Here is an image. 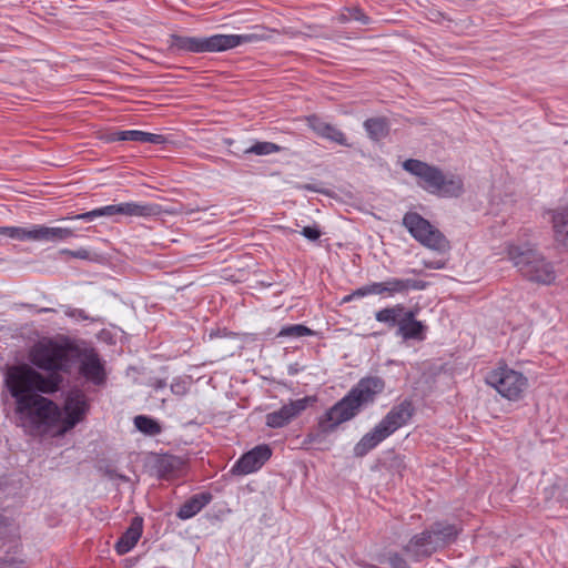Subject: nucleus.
I'll return each instance as SVG.
<instances>
[{
	"label": "nucleus",
	"mask_w": 568,
	"mask_h": 568,
	"mask_svg": "<svg viewBox=\"0 0 568 568\" xmlns=\"http://www.w3.org/2000/svg\"><path fill=\"white\" fill-rule=\"evenodd\" d=\"M75 339L67 335L42 337L28 351L30 364L14 365L6 373V386L14 399V412H21L41 424L59 416L58 404L44 395H53L71 373V355Z\"/></svg>",
	"instance_id": "f257e3e1"
},
{
	"label": "nucleus",
	"mask_w": 568,
	"mask_h": 568,
	"mask_svg": "<svg viewBox=\"0 0 568 568\" xmlns=\"http://www.w3.org/2000/svg\"><path fill=\"white\" fill-rule=\"evenodd\" d=\"M79 363V374L93 385L101 386L106 382L104 363L95 348L75 339V351L71 355V368Z\"/></svg>",
	"instance_id": "1a4fd4ad"
},
{
	"label": "nucleus",
	"mask_w": 568,
	"mask_h": 568,
	"mask_svg": "<svg viewBox=\"0 0 568 568\" xmlns=\"http://www.w3.org/2000/svg\"><path fill=\"white\" fill-rule=\"evenodd\" d=\"M308 126L321 138L327 139L343 146H351L345 134L336 126L323 121L316 115L307 119Z\"/></svg>",
	"instance_id": "a211bd4d"
},
{
	"label": "nucleus",
	"mask_w": 568,
	"mask_h": 568,
	"mask_svg": "<svg viewBox=\"0 0 568 568\" xmlns=\"http://www.w3.org/2000/svg\"><path fill=\"white\" fill-rule=\"evenodd\" d=\"M272 456V449L268 445H257L232 466L231 473L234 475H247L258 470Z\"/></svg>",
	"instance_id": "4468645a"
},
{
	"label": "nucleus",
	"mask_w": 568,
	"mask_h": 568,
	"mask_svg": "<svg viewBox=\"0 0 568 568\" xmlns=\"http://www.w3.org/2000/svg\"><path fill=\"white\" fill-rule=\"evenodd\" d=\"M375 320L387 326L396 328V336L404 341H424L427 326L416 318V312L403 304L384 307L375 313Z\"/></svg>",
	"instance_id": "0eeeda50"
},
{
	"label": "nucleus",
	"mask_w": 568,
	"mask_h": 568,
	"mask_svg": "<svg viewBox=\"0 0 568 568\" xmlns=\"http://www.w3.org/2000/svg\"><path fill=\"white\" fill-rule=\"evenodd\" d=\"M508 256L520 274L531 282L548 285L556 278L552 264L527 244L509 245Z\"/></svg>",
	"instance_id": "423d86ee"
},
{
	"label": "nucleus",
	"mask_w": 568,
	"mask_h": 568,
	"mask_svg": "<svg viewBox=\"0 0 568 568\" xmlns=\"http://www.w3.org/2000/svg\"><path fill=\"white\" fill-rule=\"evenodd\" d=\"M486 383L509 400L519 399L528 385L527 378L521 373L506 366L489 372Z\"/></svg>",
	"instance_id": "9d476101"
},
{
	"label": "nucleus",
	"mask_w": 568,
	"mask_h": 568,
	"mask_svg": "<svg viewBox=\"0 0 568 568\" xmlns=\"http://www.w3.org/2000/svg\"><path fill=\"white\" fill-rule=\"evenodd\" d=\"M403 169L417 178V184L425 191L445 197H457L464 191V182L455 174L445 175L434 165L416 159L404 161Z\"/></svg>",
	"instance_id": "39448f33"
},
{
	"label": "nucleus",
	"mask_w": 568,
	"mask_h": 568,
	"mask_svg": "<svg viewBox=\"0 0 568 568\" xmlns=\"http://www.w3.org/2000/svg\"><path fill=\"white\" fill-rule=\"evenodd\" d=\"M367 295H376L374 282L369 283L367 285L361 286V287L356 288L355 291H353L352 293H349L348 295H345L343 297L342 302L343 303H349L353 300L362 298V297H365Z\"/></svg>",
	"instance_id": "7c9ffc66"
},
{
	"label": "nucleus",
	"mask_w": 568,
	"mask_h": 568,
	"mask_svg": "<svg viewBox=\"0 0 568 568\" xmlns=\"http://www.w3.org/2000/svg\"><path fill=\"white\" fill-rule=\"evenodd\" d=\"M364 129L373 141H381L389 133V122L385 116L369 118L364 121Z\"/></svg>",
	"instance_id": "393cba45"
},
{
	"label": "nucleus",
	"mask_w": 568,
	"mask_h": 568,
	"mask_svg": "<svg viewBox=\"0 0 568 568\" xmlns=\"http://www.w3.org/2000/svg\"><path fill=\"white\" fill-rule=\"evenodd\" d=\"M388 437L389 435L378 424L375 425V427L366 433L354 446V455L356 457H364Z\"/></svg>",
	"instance_id": "5701e85b"
},
{
	"label": "nucleus",
	"mask_w": 568,
	"mask_h": 568,
	"mask_svg": "<svg viewBox=\"0 0 568 568\" xmlns=\"http://www.w3.org/2000/svg\"><path fill=\"white\" fill-rule=\"evenodd\" d=\"M10 526V520L9 518H7L6 516H3L2 514H0V537H2L6 531H7V528Z\"/></svg>",
	"instance_id": "79ce46f5"
},
{
	"label": "nucleus",
	"mask_w": 568,
	"mask_h": 568,
	"mask_svg": "<svg viewBox=\"0 0 568 568\" xmlns=\"http://www.w3.org/2000/svg\"><path fill=\"white\" fill-rule=\"evenodd\" d=\"M308 437L311 438V440H315V436H313V434H308Z\"/></svg>",
	"instance_id": "49530a36"
},
{
	"label": "nucleus",
	"mask_w": 568,
	"mask_h": 568,
	"mask_svg": "<svg viewBox=\"0 0 568 568\" xmlns=\"http://www.w3.org/2000/svg\"><path fill=\"white\" fill-rule=\"evenodd\" d=\"M283 148L276 143L268 141H255L251 146L243 149V154L270 155L281 152Z\"/></svg>",
	"instance_id": "a878e982"
},
{
	"label": "nucleus",
	"mask_w": 568,
	"mask_h": 568,
	"mask_svg": "<svg viewBox=\"0 0 568 568\" xmlns=\"http://www.w3.org/2000/svg\"><path fill=\"white\" fill-rule=\"evenodd\" d=\"M384 389L385 381L382 377H362L344 397L318 417V433L327 435L335 432L341 424L355 418L363 408L374 404Z\"/></svg>",
	"instance_id": "f03ea898"
},
{
	"label": "nucleus",
	"mask_w": 568,
	"mask_h": 568,
	"mask_svg": "<svg viewBox=\"0 0 568 568\" xmlns=\"http://www.w3.org/2000/svg\"><path fill=\"white\" fill-rule=\"evenodd\" d=\"M104 210L105 216H113L118 214L129 216V202L105 205Z\"/></svg>",
	"instance_id": "72a5a7b5"
},
{
	"label": "nucleus",
	"mask_w": 568,
	"mask_h": 568,
	"mask_svg": "<svg viewBox=\"0 0 568 568\" xmlns=\"http://www.w3.org/2000/svg\"><path fill=\"white\" fill-rule=\"evenodd\" d=\"M184 467V462L173 455H162L154 463V470L161 479H172L178 477Z\"/></svg>",
	"instance_id": "412c9836"
},
{
	"label": "nucleus",
	"mask_w": 568,
	"mask_h": 568,
	"mask_svg": "<svg viewBox=\"0 0 568 568\" xmlns=\"http://www.w3.org/2000/svg\"><path fill=\"white\" fill-rule=\"evenodd\" d=\"M74 236V232L68 227H50L34 224L32 241L36 242H62Z\"/></svg>",
	"instance_id": "4be33fe9"
},
{
	"label": "nucleus",
	"mask_w": 568,
	"mask_h": 568,
	"mask_svg": "<svg viewBox=\"0 0 568 568\" xmlns=\"http://www.w3.org/2000/svg\"><path fill=\"white\" fill-rule=\"evenodd\" d=\"M423 264L426 268L440 270L446 266V261L443 260H424Z\"/></svg>",
	"instance_id": "ea45409f"
},
{
	"label": "nucleus",
	"mask_w": 568,
	"mask_h": 568,
	"mask_svg": "<svg viewBox=\"0 0 568 568\" xmlns=\"http://www.w3.org/2000/svg\"><path fill=\"white\" fill-rule=\"evenodd\" d=\"M426 530L429 532L437 550H442L457 540L462 532V527L447 520H437L427 527Z\"/></svg>",
	"instance_id": "dca6fc26"
},
{
	"label": "nucleus",
	"mask_w": 568,
	"mask_h": 568,
	"mask_svg": "<svg viewBox=\"0 0 568 568\" xmlns=\"http://www.w3.org/2000/svg\"><path fill=\"white\" fill-rule=\"evenodd\" d=\"M376 295L394 297L407 295L410 291H423L428 283L422 280L389 277L383 282H374Z\"/></svg>",
	"instance_id": "ddd939ff"
},
{
	"label": "nucleus",
	"mask_w": 568,
	"mask_h": 568,
	"mask_svg": "<svg viewBox=\"0 0 568 568\" xmlns=\"http://www.w3.org/2000/svg\"><path fill=\"white\" fill-rule=\"evenodd\" d=\"M555 239L564 246H568V209L560 207L551 213Z\"/></svg>",
	"instance_id": "b1692460"
},
{
	"label": "nucleus",
	"mask_w": 568,
	"mask_h": 568,
	"mask_svg": "<svg viewBox=\"0 0 568 568\" xmlns=\"http://www.w3.org/2000/svg\"><path fill=\"white\" fill-rule=\"evenodd\" d=\"M65 253L72 255L73 257H77V258H82V260H85L89 257V252L84 248H81V250H78V251H69V250H65L64 251Z\"/></svg>",
	"instance_id": "a19ab883"
},
{
	"label": "nucleus",
	"mask_w": 568,
	"mask_h": 568,
	"mask_svg": "<svg viewBox=\"0 0 568 568\" xmlns=\"http://www.w3.org/2000/svg\"><path fill=\"white\" fill-rule=\"evenodd\" d=\"M415 410L413 400L410 398H405L395 404L382 418L378 425L390 436L409 423Z\"/></svg>",
	"instance_id": "f8f14e48"
},
{
	"label": "nucleus",
	"mask_w": 568,
	"mask_h": 568,
	"mask_svg": "<svg viewBox=\"0 0 568 568\" xmlns=\"http://www.w3.org/2000/svg\"><path fill=\"white\" fill-rule=\"evenodd\" d=\"M315 398L305 396L288 404L283 405L280 409L271 412L265 416V424L271 428H282L288 425L293 419L298 417Z\"/></svg>",
	"instance_id": "9b49d317"
},
{
	"label": "nucleus",
	"mask_w": 568,
	"mask_h": 568,
	"mask_svg": "<svg viewBox=\"0 0 568 568\" xmlns=\"http://www.w3.org/2000/svg\"><path fill=\"white\" fill-rule=\"evenodd\" d=\"M263 39L264 37L258 33L213 34L210 37L172 34L169 40V48L173 52L215 53L224 52L242 44L254 43Z\"/></svg>",
	"instance_id": "20e7f679"
},
{
	"label": "nucleus",
	"mask_w": 568,
	"mask_h": 568,
	"mask_svg": "<svg viewBox=\"0 0 568 568\" xmlns=\"http://www.w3.org/2000/svg\"><path fill=\"white\" fill-rule=\"evenodd\" d=\"M212 498L213 496L209 491H203L191 496L181 505L176 511V517L181 520L193 518L211 503Z\"/></svg>",
	"instance_id": "aec40b11"
},
{
	"label": "nucleus",
	"mask_w": 568,
	"mask_h": 568,
	"mask_svg": "<svg viewBox=\"0 0 568 568\" xmlns=\"http://www.w3.org/2000/svg\"><path fill=\"white\" fill-rule=\"evenodd\" d=\"M301 234L304 237H306L307 240L315 242L321 237L322 231L320 230V227L317 225L314 224L311 226L303 227V230L301 231Z\"/></svg>",
	"instance_id": "58836bf2"
},
{
	"label": "nucleus",
	"mask_w": 568,
	"mask_h": 568,
	"mask_svg": "<svg viewBox=\"0 0 568 568\" xmlns=\"http://www.w3.org/2000/svg\"><path fill=\"white\" fill-rule=\"evenodd\" d=\"M0 235L18 241H32L33 225L30 227L0 226Z\"/></svg>",
	"instance_id": "cd10ccee"
},
{
	"label": "nucleus",
	"mask_w": 568,
	"mask_h": 568,
	"mask_svg": "<svg viewBox=\"0 0 568 568\" xmlns=\"http://www.w3.org/2000/svg\"><path fill=\"white\" fill-rule=\"evenodd\" d=\"M134 426L138 430L149 436L159 435L162 430L160 424L155 419L145 415L135 416Z\"/></svg>",
	"instance_id": "bb28decb"
},
{
	"label": "nucleus",
	"mask_w": 568,
	"mask_h": 568,
	"mask_svg": "<svg viewBox=\"0 0 568 568\" xmlns=\"http://www.w3.org/2000/svg\"><path fill=\"white\" fill-rule=\"evenodd\" d=\"M314 334V331L303 324H292L283 326L278 332L277 337L300 338L304 336H313Z\"/></svg>",
	"instance_id": "c756f323"
},
{
	"label": "nucleus",
	"mask_w": 568,
	"mask_h": 568,
	"mask_svg": "<svg viewBox=\"0 0 568 568\" xmlns=\"http://www.w3.org/2000/svg\"><path fill=\"white\" fill-rule=\"evenodd\" d=\"M59 416L55 420L45 424L32 420V417H27L21 412H14L19 425L26 429L30 435L42 436L47 435L55 428H59V434H65L73 429L79 423L84 420L90 409V403L83 390L79 388L70 389L64 398L63 406L58 405Z\"/></svg>",
	"instance_id": "7ed1b4c3"
},
{
	"label": "nucleus",
	"mask_w": 568,
	"mask_h": 568,
	"mask_svg": "<svg viewBox=\"0 0 568 568\" xmlns=\"http://www.w3.org/2000/svg\"><path fill=\"white\" fill-rule=\"evenodd\" d=\"M105 142L134 141L141 143L165 144L168 138L162 134L149 133L140 130L113 131L104 135Z\"/></svg>",
	"instance_id": "f3484780"
},
{
	"label": "nucleus",
	"mask_w": 568,
	"mask_h": 568,
	"mask_svg": "<svg viewBox=\"0 0 568 568\" xmlns=\"http://www.w3.org/2000/svg\"><path fill=\"white\" fill-rule=\"evenodd\" d=\"M28 307L34 310L37 313H53V312H57V310L54 308H51V307H41V308H37L34 305H28Z\"/></svg>",
	"instance_id": "c03bdc74"
},
{
	"label": "nucleus",
	"mask_w": 568,
	"mask_h": 568,
	"mask_svg": "<svg viewBox=\"0 0 568 568\" xmlns=\"http://www.w3.org/2000/svg\"><path fill=\"white\" fill-rule=\"evenodd\" d=\"M403 225L422 245L437 252L449 250V242L446 236L420 214L407 212L403 217Z\"/></svg>",
	"instance_id": "6e6552de"
},
{
	"label": "nucleus",
	"mask_w": 568,
	"mask_h": 568,
	"mask_svg": "<svg viewBox=\"0 0 568 568\" xmlns=\"http://www.w3.org/2000/svg\"><path fill=\"white\" fill-rule=\"evenodd\" d=\"M129 216H153L160 213L158 204L129 202Z\"/></svg>",
	"instance_id": "c85d7f7f"
},
{
	"label": "nucleus",
	"mask_w": 568,
	"mask_h": 568,
	"mask_svg": "<svg viewBox=\"0 0 568 568\" xmlns=\"http://www.w3.org/2000/svg\"><path fill=\"white\" fill-rule=\"evenodd\" d=\"M104 212H105L104 206H102V207H98V209H94L92 211L84 212V213H81V214L70 215V216H67L65 219L67 220H82L84 222H92L97 217L105 216Z\"/></svg>",
	"instance_id": "473e14b6"
},
{
	"label": "nucleus",
	"mask_w": 568,
	"mask_h": 568,
	"mask_svg": "<svg viewBox=\"0 0 568 568\" xmlns=\"http://www.w3.org/2000/svg\"><path fill=\"white\" fill-rule=\"evenodd\" d=\"M61 307H62L64 314L70 318H73L75 321H89L90 320L89 315L82 308H74V307L67 306V305H62Z\"/></svg>",
	"instance_id": "f704fd0d"
},
{
	"label": "nucleus",
	"mask_w": 568,
	"mask_h": 568,
	"mask_svg": "<svg viewBox=\"0 0 568 568\" xmlns=\"http://www.w3.org/2000/svg\"><path fill=\"white\" fill-rule=\"evenodd\" d=\"M347 19L359 21L363 24H367L369 22V18L359 8H348Z\"/></svg>",
	"instance_id": "4c0bfd02"
},
{
	"label": "nucleus",
	"mask_w": 568,
	"mask_h": 568,
	"mask_svg": "<svg viewBox=\"0 0 568 568\" xmlns=\"http://www.w3.org/2000/svg\"><path fill=\"white\" fill-rule=\"evenodd\" d=\"M387 562L392 568H409L407 560L404 556L397 551L389 552L387 556Z\"/></svg>",
	"instance_id": "c9c22d12"
},
{
	"label": "nucleus",
	"mask_w": 568,
	"mask_h": 568,
	"mask_svg": "<svg viewBox=\"0 0 568 568\" xmlns=\"http://www.w3.org/2000/svg\"><path fill=\"white\" fill-rule=\"evenodd\" d=\"M171 390L175 395L183 396L189 390V384L185 379L181 377L174 378L173 382L171 383Z\"/></svg>",
	"instance_id": "e433bc0d"
},
{
	"label": "nucleus",
	"mask_w": 568,
	"mask_h": 568,
	"mask_svg": "<svg viewBox=\"0 0 568 568\" xmlns=\"http://www.w3.org/2000/svg\"><path fill=\"white\" fill-rule=\"evenodd\" d=\"M304 189H305V190H310V191H316V189H314L313 186H311V185H308V184H307V185H305V186H304Z\"/></svg>",
	"instance_id": "a18cd8bd"
},
{
	"label": "nucleus",
	"mask_w": 568,
	"mask_h": 568,
	"mask_svg": "<svg viewBox=\"0 0 568 568\" xmlns=\"http://www.w3.org/2000/svg\"><path fill=\"white\" fill-rule=\"evenodd\" d=\"M143 531V519L134 517L128 529L121 535L114 545V549L119 555H125L133 549L141 538Z\"/></svg>",
	"instance_id": "6ab92c4d"
},
{
	"label": "nucleus",
	"mask_w": 568,
	"mask_h": 568,
	"mask_svg": "<svg viewBox=\"0 0 568 568\" xmlns=\"http://www.w3.org/2000/svg\"><path fill=\"white\" fill-rule=\"evenodd\" d=\"M403 551L409 557L413 562H419L424 559L430 558L437 548L426 529L415 534L403 547Z\"/></svg>",
	"instance_id": "2eb2a0df"
},
{
	"label": "nucleus",
	"mask_w": 568,
	"mask_h": 568,
	"mask_svg": "<svg viewBox=\"0 0 568 568\" xmlns=\"http://www.w3.org/2000/svg\"><path fill=\"white\" fill-rule=\"evenodd\" d=\"M150 386H152L154 389H162L166 386V381L162 378H154L151 379Z\"/></svg>",
	"instance_id": "37998d69"
},
{
	"label": "nucleus",
	"mask_w": 568,
	"mask_h": 568,
	"mask_svg": "<svg viewBox=\"0 0 568 568\" xmlns=\"http://www.w3.org/2000/svg\"><path fill=\"white\" fill-rule=\"evenodd\" d=\"M367 295H376L374 282L369 283L367 285L361 286V287L356 288L355 291H353L352 293H349L348 295H345L343 297L342 302L343 303H349L353 300L362 298V297H365Z\"/></svg>",
	"instance_id": "2f4dec72"
}]
</instances>
